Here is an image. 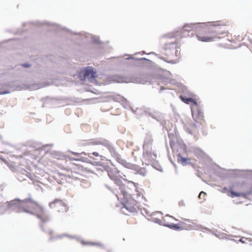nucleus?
<instances>
[{
    "label": "nucleus",
    "instance_id": "nucleus-1",
    "mask_svg": "<svg viewBox=\"0 0 252 252\" xmlns=\"http://www.w3.org/2000/svg\"><path fill=\"white\" fill-rule=\"evenodd\" d=\"M7 208L16 213H26L31 215L35 216L40 220L39 227L45 233L47 230L45 228L44 224L51 220V215L45 208L33 200L29 194V197L24 199L15 198L6 203Z\"/></svg>",
    "mask_w": 252,
    "mask_h": 252
},
{
    "label": "nucleus",
    "instance_id": "nucleus-2",
    "mask_svg": "<svg viewBox=\"0 0 252 252\" xmlns=\"http://www.w3.org/2000/svg\"><path fill=\"white\" fill-rule=\"evenodd\" d=\"M210 23H196L186 24L183 28H179L175 32H172L164 34L162 37L163 38H171L176 36L180 37H192L194 35L193 31L197 32L202 31V26L210 24Z\"/></svg>",
    "mask_w": 252,
    "mask_h": 252
},
{
    "label": "nucleus",
    "instance_id": "nucleus-3",
    "mask_svg": "<svg viewBox=\"0 0 252 252\" xmlns=\"http://www.w3.org/2000/svg\"><path fill=\"white\" fill-rule=\"evenodd\" d=\"M208 23H211L202 26V32L209 33H216L217 35L215 37L219 39L220 38L219 35H223L226 33L224 25L221 23V21Z\"/></svg>",
    "mask_w": 252,
    "mask_h": 252
},
{
    "label": "nucleus",
    "instance_id": "nucleus-4",
    "mask_svg": "<svg viewBox=\"0 0 252 252\" xmlns=\"http://www.w3.org/2000/svg\"><path fill=\"white\" fill-rule=\"evenodd\" d=\"M129 82L142 83V81L140 80V79L134 77L125 76L119 74L107 75L106 76V83L108 84L112 83H128Z\"/></svg>",
    "mask_w": 252,
    "mask_h": 252
},
{
    "label": "nucleus",
    "instance_id": "nucleus-5",
    "mask_svg": "<svg viewBox=\"0 0 252 252\" xmlns=\"http://www.w3.org/2000/svg\"><path fill=\"white\" fill-rule=\"evenodd\" d=\"M228 171L232 172L231 174L224 173L221 171H215V174L221 178H236L242 177L244 178H248L250 175H252V170H243V169H229Z\"/></svg>",
    "mask_w": 252,
    "mask_h": 252
},
{
    "label": "nucleus",
    "instance_id": "nucleus-6",
    "mask_svg": "<svg viewBox=\"0 0 252 252\" xmlns=\"http://www.w3.org/2000/svg\"><path fill=\"white\" fill-rule=\"evenodd\" d=\"M96 71L91 66H87L77 70L76 75L81 81H85L87 79L95 80Z\"/></svg>",
    "mask_w": 252,
    "mask_h": 252
},
{
    "label": "nucleus",
    "instance_id": "nucleus-7",
    "mask_svg": "<svg viewBox=\"0 0 252 252\" xmlns=\"http://www.w3.org/2000/svg\"><path fill=\"white\" fill-rule=\"evenodd\" d=\"M89 145H101L105 146L109 150L112 157L116 158L120 155L116 151L115 148L112 144L108 140L104 138L92 139L91 142H88Z\"/></svg>",
    "mask_w": 252,
    "mask_h": 252
},
{
    "label": "nucleus",
    "instance_id": "nucleus-8",
    "mask_svg": "<svg viewBox=\"0 0 252 252\" xmlns=\"http://www.w3.org/2000/svg\"><path fill=\"white\" fill-rule=\"evenodd\" d=\"M29 25H33V26H36V27H41V26H43L44 25H48L49 26H54L55 27V28L57 30L62 29V30H65L66 31L69 32L71 34V35H81V33L80 32H73L72 31H71L70 30H69L64 27H62L60 25H57L55 23H49L47 21L41 22V21H36L35 22H25L23 24L22 26L23 27H24L27 25H29Z\"/></svg>",
    "mask_w": 252,
    "mask_h": 252
},
{
    "label": "nucleus",
    "instance_id": "nucleus-9",
    "mask_svg": "<svg viewBox=\"0 0 252 252\" xmlns=\"http://www.w3.org/2000/svg\"><path fill=\"white\" fill-rule=\"evenodd\" d=\"M139 63H135V65L145 67L148 69H158V65L152 61L146 58H140Z\"/></svg>",
    "mask_w": 252,
    "mask_h": 252
},
{
    "label": "nucleus",
    "instance_id": "nucleus-10",
    "mask_svg": "<svg viewBox=\"0 0 252 252\" xmlns=\"http://www.w3.org/2000/svg\"><path fill=\"white\" fill-rule=\"evenodd\" d=\"M191 111L194 121L196 123H199L200 124L202 125L203 123L204 122V120L203 113L202 110L199 107H196L195 109L191 108Z\"/></svg>",
    "mask_w": 252,
    "mask_h": 252
},
{
    "label": "nucleus",
    "instance_id": "nucleus-11",
    "mask_svg": "<svg viewBox=\"0 0 252 252\" xmlns=\"http://www.w3.org/2000/svg\"><path fill=\"white\" fill-rule=\"evenodd\" d=\"M91 164L94 166H100L102 169L100 168L99 170H105L107 171L109 177L114 173L113 169L111 168L106 163L101 162L100 161H91Z\"/></svg>",
    "mask_w": 252,
    "mask_h": 252
},
{
    "label": "nucleus",
    "instance_id": "nucleus-12",
    "mask_svg": "<svg viewBox=\"0 0 252 252\" xmlns=\"http://www.w3.org/2000/svg\"><path fill=\"white\" fill-rule=\"evenodd\" d=\"M121 175L119 176H117L114 175V173H113L110 177L109 178L114 181V182L117 185V186L119 187V189L120 191H122L124 194L126 193L125 192V184H124L122 181L121 180L120 177Z\"/></svg>",
    "mask_w": 252,
    "mask_h": 252
},
{
    "label": "nucleus",
    "instance_id": "nucleus-13",
    "mask_svg": "<svg viewBox=\"0 0 252 252\" xmlns=\"http://www.w3.org/2000/svg\"><path fill=\"white\" fill-rule=\"evenodd\" d=\"M177 157L178 162L183 166L187 165H189L192 167L194 166V164L191 161L189 158L183 157L181 153L178 154Z\"/></svg>",
    "mask_w": 252,
    "mask_h": 252
},
{
    "label": "nucleus",
    "instance_id": "nucleus-14",
    "mask_svg": "<svg viewBox=\"0 0 252 252\" xmlns=\"http://www.w3.org/2000/svg\"><path fill=\"white\" fill-rule=\"evenodd\" d=\"M56 204H58L59 206L63 207L62 208V211H64L65 212H67L68 211V208L67 207L66 204L59 199H55L53 201L50 202L49 206L51 208H52L56 206Z\"/></svg>",
    "mask_w": 252,
    "mask_h": 252
},
{
    "label": "nucleus",
    "instance_id": "nucleus-15",
    "mask_svg": "<svg viewBox=\"0 0 252 252\" xmlns=\"http://www.w3.org/2000/svg\"><path fill=\"white\" fill-rule=\"evenodd\" d=\"M120 177L121 178L123 179V181L125 182H127L128 184V185H127L128 188H129V189L131 190L133 189H135V192H137L136 195H137V198H138L139 197H140L141 195V193L139 191L137 188V184L135 183L133 181H128L126 178H124L123 177L122 175H120Z\"/></svg>",
    "mask_w": 252,
    "mask_h": 252
},
{
    "label": "nucleus",
    "instance_id": "nucleus-16",
    "mask_svg": "<svg viewBox=\"0 0 252 252\" xmlns=\"http://www.w3.org/2000/svg\"><path fill=\"white\" fill-rule=\"evenodd\" d=\"M128 199L129 198L124 199L125 201L121 202L123 205L122 208H125L130 213H136L137 212L136 208L133 205H130L128 203Z\"/></svg>",
    "mask_w": 252,
    "mask_h": 252
},
{
    "label": "nucleus",
    "instance_id": "nucleus-17",
    "mask_svg": "<svg viewBox=\"0 0 252 252\" xmlns=\"http://www.w3.org/2000/svg\"><path fill=\"white\" fill-rule=\"evenodd\" d=\"M11 92L10 83L9 82H4L1 85L0 88V94H10Z\"/></svg>",
    "mask_w": 252,
    "mask_h": 252
},
{
    "label": "nucleus",
    "instance_id": "nucleus-18",
    "mask_svg": "<svg viewBox=\"0 0 252 252\" xmlns=\"http://www.w3.org/2000/svg\"><path fill=\"white\" fill-rule=\"evenodd\" d=\"M131 190L129 189V188H128L127 186L125 185V192L126 193L124 194L122 191H120V192L123 195L124 199L129 198L130 199H132L136 201L135 199L133 197V194L131 193Z\"/></svg>",
    "mask_w": 252,
    "mask_h": 252
},
{
    "label": "nucleus",
    "instance_id": "nucleus-19",
    "mask_svg": "<svg viewBox=\"0 0 252 252\" xmlns=\"http://www.w3.org/2000/svg\"><path fill=\"white\" fill-rule=\"evenodd\" d=\"M68 158H69V160L70 161H81L83 162H86L91 164V160L89 159L88 158L83 157V156H79V157H76V158H73L70 157L69 156L68 157Z\"/></svg>",
    "mask_w": 252,
    "mask_h": 252
},
{
    "label": "nucleus",
    "instance_id": "nucleus-20",
    "mask_svg": "<svg viewBox=\"0 0 252 252\" xmlns=\"http://www.w3.org/2000/svg\"><path fill=\"white\" fill-rule=\"evenodd\" d=\"M177 143L180 149L182 150L183 154L188 155V153L189 152V149L190 148L191 146L187 147L182 140L181 141H178Z\"/></svg>",
    "mask_w": 252,
    "mask_h": 252
},
{
    "label": "nucleus",
    "instance_id": "nucleus-21",
    "mask_svg": "<svg viewBox=\"0 0 252 252\" xmlns=\"http://www.w3.org/2000/svg\"><path fill=\"white\" fill-rule=\"evenodd\" d=\"M134 166L132 167L131 169L136 171V174H138L143 177L146 176L147 172L144 168L140 167L139 166L134 164Z\"/></svg>",
    "mask_w": 252,
    "mask_h": 252
},
{
    "label": "nucleus",
    "instance_id": "nucleus-22",
    "mask_svg": "<svg viewBox=\"0 0 252 252\" xmlns=\"http://www.w3.org/2000/svg\"><path fill=\"white\" fill-rule=\"evenodd\" d=\"M189 149V152L194 153L197 157H201L203 155V151L199 148L191 146V148Z\"/></svg>",
    "mask_w": 252,
    "mask_h": 252
},
{
    "label": "nucleus",
    "instance_id": "nucleus-23",
    "mask_svg": "<svg viewBox=\"0 0 252 252\" xmlns=\"http://www.w3.org/2000/svg\"><path fill=\"white\" fill-rule=\"evenodd\" d=\"M229 196L232 197H240L241 192L236 191L233 189V186H229Z\"/></svg>",
    "mask_w": 252,
    "mask_h": 252
},
{
    "label": "nucleus",
    "instance_id": "nucleus-24",
    "mask_svg": "<svg viewBox=\"0 0 252 252\" xmlns=\"http://www.w3.org/2000/svg\"><path fill=\"white\" fill-rule=\"evenodd\" d=\"M92 42L93 44L96 45H101L104 44V42L100 40L99 37L95 35L92 36Z\"/></svg>",
    "mask_w": 252,
    "mask_h": 252
},
{
    "label": "nucleus",
    "instance_id": "nucleus-25",
    "mask_svg": "<svg viewBox=\"0 0 252 252\" xmlns=\"http://www.w3.org/2000/svg\"><path fill=\"white\" fill-rule=\"evenodd\" d=\"M176 43L175 41L171 42L170 43H165L164 44V46L163 47L164 49L165 50H174L175 49V46H176Z\"/></svg>",
    "mask_w": 252,
    "mask_h": 252
},
{
    "label": "nucleus",
    "instance_id": "nucleus-26",
    "mask_svg": "<svg viewBox=\"0 0 252 252\" xmlns=\"http://www.w3.org/2000/svg\"><path fill=\"white\" fill-rule=\"evenodd\" d=\"M169 228L176 231L183 230V227L182 226H180L178 224L170 223V225H169Z\"/></svg>",
    "mask_w": 252,
    "mask_h": 252
},
{
    "label": "nucleus",
    "instance_id": "nucleus-27",
    "mask_svg": "<svg viewBox=\"0 0 252 252\" xmlns=\"http://www.w3.org/2000/svg\"><path fill=\"white\" fill-rule=\"evenodd\" d=\"M198 39L199 41L203 42H209L213 40L215 38L212 36H197Z\"/></svg>",
    "mask_w": 252,
    "mask_h": 252
},
{
    "label": "nucleus",
    "instance_id": "nucleus-28",
    "mask_svg": "<svg viewBox=\"0 0 252 252\" xmlns=\"http://www.w3.org/2000/svg\"><path fill=\"white\" fill-rule=\"evenodd\" d=\"M120 164H121L122 165H123L124 167L126 168H128V169H131V168L132 167H134V164H132L131 163H129V162H127L125 159H123L122 160V161L120 163Z\"/></svg>",
    "mask_w": 252,
    "mask_h": 252
},
{
    "label": "nucleus",
    "instance_id": "nucleus-29",
    "mask_svg": "<svg viewBox=\"0 0 252 252\" xmlns=\"http://www.w3.org/2000/svg\"><path fill=\"white\" fill-rule=\"evenodd\" d=\"M23 67L24 68H30L32 66V64L29 63H22L21 64H18L17 65H15L14 66V68L16 69V70H18L19 69V67Z\"/></svg>",
    "mask_w": 252,
    "mask_h": 252
},
{
    "label": "nucleus",
    "instance_id": "nucleus-30",
    "mask_svg": "<svg viewBox=\"0 0 252 252\" xmlns=\"http://www.w3.org/2000/svg\"><path fill=\"white\" fill-rule=\"evenodd\" d=\"M146 145H143V156H146L148 157H149L151 155V153L150 151V149L146 148Z\"/></svg>",
    "mask_w": 252,
    "mask_h": 252
},
{
    "label": "nucleus",
    "instance_id": "nucleus-31",
    "mask_svg": "<svg viewBox=\"0 0 252 252\" xmlns=\"http://www.w3.org/2000/svg\"><path fill=\"white\" fill-rule=\"evenodd\" d=\"M252 193V188H251L248 191L241 192L240 197L244 198H247L248 196Z\"/></svg>",
    "mask_w": 252,
    "mask_h": 252
},
{
    "label": "nucleus",
    "instance_id": "nucleus-32",
    "mask_svg": "<svg viewBox=\"0 0 252 252\" xmlns=\"http://www.w3.org/2000/svg\"><path fill=\"white\" fill-rule=\"evenodd\" d=\"M180 99L184 103H185L186 104H189V102H190L191 101V99H192V97H187L186 96H184L183 95H181Z\"/></svg>",
    "mask_w": 252,
    "mask_h": 252
},
{
    "label": "nucleus",
    "instance_id": "nucleus-33",
    "mask_svg": "<svg viewBox=\"0 0 252 252\" xmlns=\"http://www.w3.org/2000/svg\"><path fill=\"white\" fill-rule=\"evenodd\" d=\"M115 99L116 100V101H119V102H122L124 104H126L127 103V99H126L125 97H124L123 96H118V97H116L115 98Z\"/></svg>",
    "mask_w": 252,
    "mask_h": 252
},
{
    "label": "nucleus",
    "instance_id": "nucleus-34",
    "mask_svg": "<svg viewBox=\"0 0 252 252\" xmlns=\"http://www.w3.org/2000/svg\"><path fill=\"white\" fill-rule=\"evenodd\" d=\"M158 70H159L160 71H161L163 73L164 75L165 76H168L169 75H170L171 74V72L166 70V69H164L160 67H158Z\"/></svg>",
    "mask_w": 252,
    "mask_h": 252
},
{
    "label": "nucleus",
    "instance_id": "nucleus-35",
    "mask_svg": "<svg viewBox=\"0 0 252 252\" xmlns=\"http://www.w3.org/2000/svg\"><path fill=\"white\" fill-rule=\"evenodd\" d=\"M159 59L163 60L165 62H166L167 63H168L175 64V63H177V62L176 61H175V60H169V61L167 60L163 57H159Z\"/></svg>",
    "mask_w": 252,
    "mask_h": 252
},
{
    "label": "nucleus",
    "instance_id": "nucleus-36",
    "mask_svg": "<svg viewBox=\"0 0 252 252\" xmlns=\"http://www.w3.org/2000/svg\"><path fill=\"white\" fill-rule=\"evenodd\" d=\"M91 246H98L101 248L105 249L104 245L99 242H91Z\"/></svg>",
    "mask_w": 252,
    "mask_h": 252
},
{
    "label": "nucleus",
    "instance_id": "nucleus-37",
    "mask_svg": "<svg viewBox=\"0 0 252 252\" xmlns=\"http://www.w3.org/2000/svg\"><path fill=\"white\" fill-rule=\"evenodd\" d=\"M161 79L163 80V82H165V83L167 84V83H169V84H173L174 83V82L175 81L173 79H171V80H169V79L168 78H164L163 77V76H161V78H160Z\"/></svg>",
    "mask_w": 252,
    "mask_h": 252
},
{
    "label": "nucleus",
    "instance_id": "nucleus-38",
    "mask_svg": "<svg viewBox=\"0 0 252 252\" xmlns=\"http://www.w3.org/2000/svg\"><path fill=\"white\" fill-rule=\"evenodd\" d=\"M143 145H146V148L151 149L150 146L152 145V141L150 139H146Z\"/></svg>",
    "mask_w": 252,
    "mask_h": 252
},
{
    "label": "nucleus",
    "instance_id": "nucleus-39",
    "mask_svg": "<svg viewBox=\"0 0 252 252\" xmlns=\"http://www.w3.org/2000/svg\"><path fill=\"white\" fill-rule=\"evenodd\" d=\"M90 154H91L92 156L93 155L95 157H99L100 158V161L103 160L105 158L104 157L99 155V153L97 152H93L92 153H90Z\"/></svg>",
    "mask_w": 252,
    "mask_h": 252
},
{
    "label": "nucleus",
    "instance_id": "nucleus-40",
    "mask_svg": "<svg viewBox=\"0 0 252 252\" xmlns=\"http://www.w3.org/2000/svg\"><path fill=\"white\" fill-rule=\"evenodd\" d=\"M68 152L71 153L72 155H73L74 156H75L76 157H79V156H81V155H87L86 153L85 152H82V153H79L74 152L71 151H70L69 150H68Z\"/></svg>",
    "mask_w": 252,
    "mask_h": 252
},
{
    "label": "nucleus",
    "instance_id": "nucleus-41",
    "mask_svg": "<svg viewBox=\"0 0 252 252\" xmlns=\"http://www.w3.org/2000/svg\"><path fill=\"white\" fill-rule=\"evenodd\" d=\"M139 58H135L132 55H129L128 57H127L126 59V60L131 59L133 61H135L136 62L134 63V64L135 65V63H139V60L138 59H139Z\"/></svg>",
    "mask_w": 252,
    "mask_h": 252
},
{
    "label": "nucleus",
    "instance_id": "nucleus-42",
    "mask_svg": "<svg viewBox=\"0 0 252 252\" xmlns=\"http://www.w3.org/2000/svg\"><path fill=\"white\" fill-rule=\"evenodd\" d=\"M63 236H64L63 235V234L62 235H58L56 237H50L49 239V241L50 242H51V241H54V240H57L59 238H62Z\"/></svg>",
    "mask_w": 252,
    "mask_h": 252
},
{
    "label": "nucleus",
    "instance_id": "nucleus-43",
    "mask_svg": "<svg viewBox=\"0 0 252 252\" xmlns=\"http://www.w3.org/2000/svg\"><path fill=\"white\" fill-rule=\"evenodd\" d=\"M175 55L176 57H178L180 54V46L176 45L175 46Z\"/></svg>",
    "mask_w": 252,
    "mask_h": 252
},
{
    "label": "nucleus",
    "instance_id": "nucleus-44",
    "mask_svg": "<svg viewBox=\"0 0 252 252\" xmlns=\"http://www.w3.org/2000/svg\"><path fill=\"white\" fill-rule=\"evenodd\" d=\"M41 88V86H39L38 84H34L30 86L29 88L31 90H37Z\"/></svg>",
    "mask_w": 252,
    "mask_h": 252
},
{
    "label": "nucleus",
    "instance_id": "nucleus-45",
    "mask_svg": "<svg viewBox=\"0 0 252 252\" xmlns=\"http://www.w3.org/2000/svg\"><path fill=\"white\" fill-rule=\"evenodd\" d=\"M174 136V134L171 133H168V137L171 139L170 141V145L171 148H173V145L174 144V142L172 141V137Z\"/></svg>",
    "mask_w": 252,
    "mask_h": 252
},
{
    "label": "nucleus",
    "instance_id": "nucleus-46",
    "mask_svg": "<svg viewBox=\"0 0 252 252\" xmlns=\"http://www.w3.org/2000/svg\"><path fill=\"white\" fill-rule=\"evenodd\" d=\"M153 221L156 223L158 224L159 225H162V221L158 218H153Z\"/></svg>",
    "mask_w": 252,
    "mask_h": 252
},
{
    "label": "nucleus",
    "instance_id": "nucleus-47",
    "mask_svg": "<svg viewBox=\"0 0 252 252\" xmlns=\"http://www.w3.org/2000/svg\"><path fill=\"white\" fill-rule=\"evenodd\" d=\"M86 154H87V155H86V156H88V158H89V159H90V160H93V161H98V160H97V158H94V157H93L91 155V154H90V153H86Z\"/></svg>",
    "mask_w": 252,
    "mask_h": 252
},
{
    "label": "nucleus",
    "instance_id": "nucleus-48",
    "mask_svg": "<svg viewBox=\"0 0 252 252\" xmlns=\"http://www.w3.org/2000/svg\"><path fill=\"white\" fill-rule=\"evenodd\" d=\"M81 243L82 245H84V246H87V245L91 246V241H85L84 240H82L81 241Z\"/></svg>",
    "mask_w": 252,
    "mask_h": 252
},
{
    "label": "nucleus",
    "instance_id": "nucleus-49",
    "mask_svg": "<svg viewBox=\"0 0 252 252\" xmlns=\"http://www.w3.org/2000/svg\"><path fill=\"white\" fill-rule=\"evenodd\" d=\"M190 102L192 103V104L195 106H196V107H198V103H197V100H196V99L195 98H194L192 97V99H191V101Z\"/></svg>",
    "mask_w": 252,
    "mask_h": 252
},
{
    "label": "nucleus",
    "instance_id": "nucleus-50",
    "mask_svg": "<svg viewBox=\"0 0 252 252\" xmlns=\"http://www.w3.org/2000/svg\"><path fill=\"white\" fill-rule=\"evenodd\" d=\"M145 113H146V114H147V115H148L149 116L151 117H152L153 118H154V119H156V120H158L157 119V118L156 117V116H155L153 114H152V113H151V112H148L147 111H145Z\"/></svg>",
    "mask_w": 252,
    "mask_h": 252
},
{
    "label": "nucleus",
    "instance_id": "nucleus-51",
    "mask_svg": "<svg viewBox=\"0 0 252 252\" xmlns=\"http://www.w3.org/2000/svg\"><path fill=\"white\" fill-rule=\"evenodd\" d=\"M63 235L65 237H67L68 238H70L71 239H77V236H73V235H69L68 234H66V233H64L63 234Z\"/></svg>",
    "mask_w": 252,
    "mask_h": 252
},
{
    "label": "nucleus",
    "instance_id": "nucleus-52",
    "mask_svg": "<svg viewBox=\"0 0 252 252\" xmlns=\"http://www.w3.org/2000/svg\"><path fill=\"white\" fill-rule=\"evenodd\" d=\"M197 227L198 228H201L204 230H208V231H210V229H209L208 228L206 227H205V226H203L202 225L199 224V225H197Z\"/></svg>",
    "mask_w": 252,
    "mask_h": 252
},
{
    "label": "nucleus",
    "instance_id": "nucleus-53",
    "mask_svg": "<svg viewBox=\"0 0 252 252\" xmlns=\"http://www.w3.org/2000/svg\"><path fill=\"white\" fill-rule=\"evenodd\" d=\"M113 172L114 173V175H115L116 174H119L121 173V171L120 170H118V169L116 167H115L114 169H113Z\"/></svg>",
    "mask_w": 252,
    "mask_h": 252
},
{
    "label": "nucleus",
    "instance_id": "nucleus-54",
    "mask_svg": "<svg viewBox=\"0 0 252 252\" xmlns=\"http://www.w3.org/2000/svg\"><path fill=\"white\" fill-rule=\"evenodd\" d=\"M147 54L148 55H154L156 56H157L158 58H159V57H161L160 56H159V55L157 54V53H156L155 52H150V53H148Z\"/></svg>",
    "mask_w": 252,
    "mask_h": 252
},
{
    "label": "nucleus",
    "instance_id": "nucleus-55",
    "mask_svg": "<svg viewBox=\"0 0 252 252\" xmlns=\"http://www.w3.org/2000/svg\"><path fill=\"white\" fill-rule=\"evenodd\" d=\"M169 159L171 163L173 165L174 167L175 168H177V166H176V164L173 162V161L172 160V159L171 157H169Z\"/></svg>",
    "mask_w": 252,
    "mask_h": 252
},
{
    "label": "nucleus",
    "instance_id": "nucleus-56",
    "mask_svg": "<svg viewBox=\"0 0 252 252\" xmlns=\"http://www.w3.org/2000/svg\"><path fill=\"white\" fill-rule=\"evenodd\" d=\"M24 31L22 30H18L17 32L15 33V34H22L23 32Z\"/></svg>",
    "mask_w": 252,
    "mask_h": 252
},
{
    "label": "nucleus",
    "instance_id": "nucleus-57",
    "mask_svg": "<svg viewBox=\"0 0 252 252\" xmlns=\"http://www.w3.org/2000/svg\"><path fill=\"white\" fill-rule=\"evenodd\" d=\"M169 225H170V223L165 222L164 223H162V225H163L164 226L169 228Z\"/></svg>",
    "mask_w": 252,
    "mask_h": 252
},
{
    "label": "nucleus",
    "instance_id": "nucleus-58",
    "mask_svg": "<svg viewBox=\"0 0 252 252\" xmlns=\"http://www.w3.org/2000/svg\"><path fill=\"white\" fill-rule=\"evenodd\" d=\"M225 238L226 239L229 240L230 241H233V242H235L236 243H238L239 242V241H238V239H229V238H228L227 237H225Z\"/></svg>",
    "mask_w": 252,
    "mask_h": 252
},
{
    "label": "nucleus",
    "instance_id": "nucleus-59",
    "mask_svg": "<svg viewBox=\"0 0 252 252\" xmlns=\"http://www.w3.org/2000/svg\"><path fill=\"white\" fill-rule=\"evenodd\" d=\"M186 131L191 135L193 134L192 130L189 128H187Z\"/></svg>",
    "mask_w": 252,
    "mask_h": 252
},
{
    "label": "nucleus",
    "instance_id": "nucleus-60",
    "mask_svg": "<svg viewBox=\"0 0 252 252\" xmlns=\"http://www.w3.org/2000/svg\"><path fill=\"white\" fill-rule=\"evenodd\" d=\"M243 238H239L238 240V241H239V242H241L243 244H245L246 243V242L243 240Z\"/></svg>",
    "mask_w": 252,
    "mask_h": 252
},
{
    "label": "nucleus",
    "instance_id": "nucleus-61",
    "mask_svg": "<svg viewBox=\"0 0 252 252\" xmlns=\"http://www.w3.org/2000/svg\"><path fill=\"white\" fill-rule=\"evenodd\" d=\"M68 177L70 178L74 179H76L78 178L77 177H74V176L73 175L72 172H71V175H68Z\"/></svg>",
    "mask_w": 252,
    "mask_h": 252
},
{
    "label": "nucleus",
    "instance_id": "nucleus-62",
    "mask_svg": "<svg viewBox=\"0 0 252 252\" xmlns=\"http://www.w3.org/2000/svg\"><path fill=\"white\" fill-rule=\"evenodd\" d=\"M104 186L107 189H108L111 191L113 192L112 189L107 184H105Z\"/></svg>",
    "mask_w": 252,
    "mask_h": 252
},
{
    "label": "nucleus",
    "instance_id": "nucleus-63",
    "mask_svg": "<svg viewBox=\"0 0 252 252\" xmlns=\"http://www.w3.org/2000/svg\"><path fill=\"white\" fill-rule=\"evenodd\" d=\"M165 89V87L163 86H161L160 88V90L159 91V93H160L162 91Z\"/></svg>",
    "mask_w": 252,
    "mask_h": 252
},
{
    "label": "nucleus",
    "instance_id": "nucleus-64",
    "mask_svg": "<svg viewBox=\"0 0 252 252\" xmlns=\"http://www.w3.org/2000/svg\"><path fill=\"white\" fill-rule=\"evenodd\" d=\"M179 205H182V206H184L185 205V203H184V202L183 200H181V201L179 202Z\"/></svg>",
    "mask_w": 252,
    "mask_h": 252
}]
</instances>
